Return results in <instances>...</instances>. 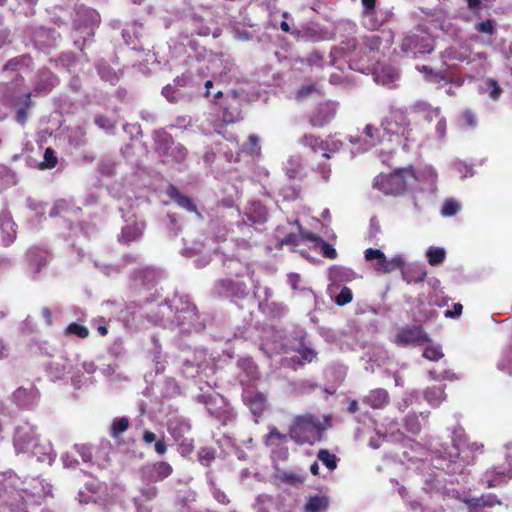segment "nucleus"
Here are the masks:
<instances>
[{
  "label": "nucleus",
  "mask_w": 512,
  "mask_h": 512,
  "mask_svg": "<svg viewBox=\"0 0 512 512\" xmlns=\"http://www.w3.org/2000/svg\"><path fill=\"white\" fill-rule=\"evenodd\" d=\"M331 426V418L324 416L323 421L312 413L298 415L289 428L290 438L297 444H310L320 441L322 433Z\"/></svg>",
  "instance_id": "f257e3e1"
},
{
  "label": "nucleus",
  "mask_w": 512,
  "mask_h": 512,
  "mask_svg": "<svg viewBox=\"0 0 512 512\" xmlns=\"http://www.w3.org/2000/svg\"><path fill=\"white\" fill-rule=\"evenodd\" d=\"M415 169L412 166L395 169L389 174H379L374 178L373 187L385 195H403L408 187L417 182Z\"/></svg>",
  "instance_id": "f03ea898"
},
{
  "label": "nucleus",
  "mask_w": 512,
  "mask_h": 512,
  "mask_svg": "<svg viewBox=\"0 0 512 512\" xmlns=\"http://www.w3.org/2000/svg\"><path fill=\"white\" fill-rule=\"evenodd\" d=\"M24 81V77L21 74H17L12 81V86L7 85L2 92L3 104L10 108H17L14 119L22 126L26 124L28 111L33 106L32 92H26L21 97L17 96Z\"/></svg>",
  "instance_id": "7ed1b4c3"
},
{
  "label": "nucleus",
  "mask_w": 512,
  "mask_h": 512,
  "mask_svg": "<svg viewBox=\"0 0 512 512\" xmlns=\"http://www.w3.org/2000/svg\"><path fill=\"white\" fill-rule=\"evenodd\" d=\"M382 127L389 134H401L405 139V149H408V142H416L424 136L423 134L418 137L414 135L408 113L402 109H391L389 115L382 121Z\"/></svg>",
  "instance_id": "20e7f679"
},
{
  "label": "nucleus",
  "mask_w": 512,
  "mask_h": 512,
  "mask_svg": "<svg viewBox=\"0 0 512 512\" xmlns=\"http://www.w3.org/2000/svg\"><path fill=\"white\" fill-rule=\"evenodd\" d=\"M429 335L420 325H414L412 327L402 329L395 338V343L401 346H407L410 344L422 345L430 342Z\"/></svg>",
  "instance_id": "39448f33"
},
{
  "label": "nucleus",
  "mask_w": 512,
  "mask_h": 512,
  "mask_svg": "<svg viewBox=\"0 0 512 512\" xmlns=\"http://www.w3.org/2000/svg\"><path fill=\"white\" fill-rule=\"evenodd\" d=\"M217 293L231 299H243L248 295V288L243 281L221 279L216 283Z\"/></svg>",
  "instance_id": "423d86ee"
},
{
  "label": "nucleus",
  "mask_w": 512,
  "mask_h": 512,
  "mask_svg": "<svg viewBox=\"0 0 512 512\" xmlns=\"http://www.w3.org/2000/svg\"><path fill=\"white\" fill-rule=\"evenodd\" d=\"M337 112V105L334 102L326 101L320 103L311 113L309 123L313 127H323L331 122Z\"/></svg>",
  "instance_id": "0eeeda50"
},
{
  "label": "nucleus",
  "mask_w": 512,
  "mask_h": 512,
  "mask_svg": "<svg viewBox=\"0 0 512 512\" xmlns=\"http://www.w3.org/2000/svg\"><path fill=\"white\" fill-rule=\"evenodd\" d=\"M14 403L21 409H32L39 401V391L35 385L19 387L12 395Z\"/></svg>",
  "instance_id": "6e6552de"
},
{
  "label": "nucleus",
  "mask_w": 512,
  "mask_h": 512,
  "mask_svg": "<svg viewBox=\"0 0 512 512\" xmlns=\"http://www.w3.org/2000/svg\"><path fill=\"white\" fill-rule=\"evenodd\" d=\"M38 441L36 428L30 425L19 426L14 436V445L19 451H27Z\"/></svg>",
  "instance_id": "1a4fd4ad"
},
{
  "label": "nucleus",
  "mask_w": 512,
  "mask_h": 512,
  "mask_svg": "<svg viewBox=\"0 0 512 512\" xmlns=\"http://www.w3.org/2000/svg\"><path fill=\"white\" fill-rule=\"evenodd\" d=\"M57 76L48 68L38 70L34 82L33 92L35 96L47 95L58 84Z\"/></svg>",
  "instance_id": "9d476101"
},
{
  "label": "nucleus",
  "mask_w": 512,
  "mask_h": 512,
  "mask_svg": "<svg viewBox=\"0 0 512 512\" xmlns=\"http://www.w3.org/2000/svg\"><path fill=\"white\" fill-rule=\"evenodd\" d=\"M410 113L415 120H423L428 125L441 114L440 107H433L429 102L419 100L410 106Z\"/></svg>",
  "instance_id": "9b49d317"
},
{
  "label": "nucleus",
  "mask_w": 512,
  "mask_h": 512,
  "mask_svg": "<svg viewBox=\"0 0 512 512\" xmlns=\"http://www.w3.org/2000/svg\"><path fill=\"white\" fill-rule=\"evenodd\" d=\"M243 397L245 404L249 407L253 415L257 417L263 415L267 407V398L262 392L248 391Z\"/></svg>",
  "instance_id": "f8f14e48"
},
{
  "label": "nucleus",
  "mask_w": 512,
  "mask_h": 512,
  "mask_svg": "<svg viewBox=\"0 0 512 512\" xmlns=\"http://www.w3.org/2000/svg\"><path fill=\"white\" fill-rule=\"evenodd\" d=\"M16 223L9 214L0 215V235L4 246L11 245L17 236Z\"/></svg>",
  "instance_id": "ddd939ff"
},
{
  "label": "nucleus",
  "mask_w": 512,
  "mask_h": 512,
  "mask_svg": "<svg viewBox=\"0 0 512 512\" xmlns=\"http://www.w3.org/2000/svg\"><path fill=\"white\" fill-rule=\"evenodd\" d=\"M145 228L146 224L143 221L126 225L121 229V233L118 235V240L124 244H130L137 241L142 237Z\"/></svg>",
  "instance_id": "4468645a"
},
{
  "label": "nucleus",
  "mask_w": 512,
  "mask_h": 512,
  "mask_svg": "<svg viewBox=\"0 0 512 512\" xmlns=\"http://www.w3.org/2000/svg\"><path fill=\"white\" fill-rule=\"evenodd\" d=\"M166 194L174 200L180 207L186 209L189 212H194L198 216L200 213L197 210V206L194 204L191 198L181 194L178 188L174 184H169L166 188Z\"/></svg>",
  "instance_id": "2eb2a0df"
},
{
  "label": "nucleus",
  "mask_w": 512,
  "mask_h": 512,
  "mask_svg": "<svg viewBox=\"0 0 512 512\" xmlns=\"http://www.w3.org/2000/svg\"><path fill=\"white\" fill-rule=\"evenodd\" d=\"M362 402L369 405L373 409H380L385 407L389 402V395L385 389L371 390L363 399Z\"/></svg>",
  "instance_id": "dca6fc26"
},
{
  "label": "nucleus",
  "mask_w": 512,
  "mask_h": 512,
  "mask_svg": "<svg viewBox=\"0 0 512 512\" xmlns=\"http://www.w3.org/2000/svg\"><path fill=\"white\" fill-rule=\"evenodd\" d=\"M173 472L172 466L164 461L156 462L149 468L147 479L150 482H159L170 476Z\"/></svg>",
  "instance_id": "f3484780"
},
{
  "label": "nucleus",
  "mask_w": 512,
  "mask_h": 512,
  "mask_svg": "<svg viewBox=\"0 0 512 512\" xmlns=\"http://www.w3.org/2000/svg\"><path fill=\"white\" fill-rule=\"evenodd\" d=\"M329 504L330 499L325 494L310 496L304 505L303 512H326Z\"/></svg>",
  "instance_id": "a211bd4d"
},
{
  "label": "nucleus",
  "mask_w": 512,
  "mask_h": 512,
  "mask_svg": "<svg viewBox=\"0 0 512 512\" xmlns=\"http://www.w3.org/2000/svg\"><path fill=\"white\" fill-rule=\"evenodd\" d=\"M299 143L304 147L310 149L313 153L320 151H327L329 143L323 140L320 136L308 133L304 134L300 139Z\"/></svg>",
  "instance_id": "6ab92c4d"
},
{
  "label": "nucleus",
  "mask_w": 512,
  "mask_h": 512,
  "mask_svg": "<svg viewBox=\"0 0 512 512\" xmlns=\"http://www.w3.org/2000/svg\"><path fill=\"white\" fill-rule=\"evenodd\" d=\"M33 58L30 54H23L8 60L3 66V71H19L24 68H32Z\"/></svg>",
  "instance_id": "aec40b11"
},
{
  "label": "nucleus",
  "mask_w": 512,
  "mask_h": 512,
  "mask_svg": "<svg viewBox=\"0 0 512 512\" xmlns=\"http://www.w3.org/2000/svg\"><path fill=\"white\" fill-rule=\"evenodd\" d=\"M424 398L431 406H439L446 399L445 385L428 387L424 392Z\"/></svg>",
  "instance_id": "412c9836"
},
{
  "label": "nucleus",
  "mask_w": 512,
  "mask_h": 512,
  "mask_svg": "<svg viewBox=\"0 0 512 512\" xmlns=\"http://www.w3.org/2000/svg\"><path fill=\"white\" fill-rule=\"evenodd\" d=\"M246 215L249 221L258 224H263L267 219L266 209L259 202L252 203L247 208Z\"/></svg>",
  "instance_id": "4be33fe9"
},
{
  "label": "nucleus",
  "mask_w": 512,
  "mask_h": 512,
  "mask_svg": "<svg viewBox=\"0 0 512 512\" xmlns=\"http://www.w3.org/2000/svg\"><path fill=\"white\" fill-rule=\"evenodd\" d=\"M427 271L420 266L409 267L403 271V279L408 284H417L425 280Z\"/></svg>",
  "instance_id": "5701e85b"
},
{
  "label": "nucleus",
  "mask_w": 512,
  "mask_h": 512,
  "mask_svg": "<svg viewBox=\"0 0 512 512\" xmlns=\"http://www.w3.org/2000/svg\"><path fill=\"white\" fill-rule=\"evenodd\" d=\"M157 150L160 151L163 155L169 156L173 154V148L176 145L173 137L168 133H161L158 135L157 140Z\"/></svg>",
  "instance_id": "b1692460"
},
{
  "label": "nucleus",
  "mask_w": 512,
  "mask_h": 512,
  "mask_svg": "<svg viewBox=\"0 0 512 512\" xmlns=\"http://www.w3.org/2000/svg\"><path fill=\"white\" fill-rule=\"evenodd\" d=\"M497 368L508 376H512V345L502 351Z\"/></svg>",
  "instance_id": "393cba45"
},
{
  "label": "nucleus",
  "mask_w": 512,
  "mask_h": 512,
  "mask_svg": "<svg viewBox=\"0 0 512 512\" xmlns=\"http://www.w3.org/2000/svg\"><path fill=\"white\" fill-rule=\"evenodd\" d=\"M474 30L478 33L492 38L496 34V22L492 19L481 20L474 24Z\"/></svg>",
  "instance_id": "a878e982"
},
{
  "label": "nucleus",
  "mask_w": 512,
  "mask_h": 512,
  "mask_svg": "<svg viewBox=\"0 0 512 512\" xmlns=\"http://www.w3.org/2000/svg\"><path fill=\"white\" fill-rule=\"evenodd\" d=\"M317 458L330 471H333L337 468L339 458L335 454L331 453L329 450L320 449L317 453Z\"/></svg>",
  "instance_id": "bb28decb"
},
{
  "label": "nucleus",
  "mask_w": 512,
  "mask_h": 512,
  "mask_svg": "<svg viewBox=\"0 0 512 512\" xmlns=\"http://www.w3.org/2000/svg\"><path fill=\"white\" fill-rule=\"evenodd\" d=\"M365 259L367 261L376 260L378 271H383L384 266L387 264V258L385 254L379 249L368 248L365 250Z\"/></svg>",
  "instance_id": "cd10ccee"
},
{
  "label": "nucleus",
  "mask_w": 512,
  "mask_h": 512,
  "mask_svg": "<svg viewBox=\"0 0 512 512\" xmlns=\"http://www.w3.org/2000/svg\"><path fill=\"white\" fill-rule=\"evenodd\" d=\"M130 422L127 417L115 418L111 424L110 435L112 438L117 439L120 435L129 428Z\"/></svg>",
  "instance_id": "c85d7f7f"
},
{
  "label": "nucleus",
  "mask_w": 512,
  "mask_h": 512,
  "mask_svg": "<svg viewBox=\"0 0 512 512\" xmlns=\"http://www.w3.org/2000/svg\"><path fill=\"white\" fill-rule=\"evenodd\" d=\"M362 45L369 52H377L382 45V38L376 34L366 35L362 38Z\"/></svg>",
  "instance_id": "c756f323"
},
{
  "label": "nucleus",
  "mask_w": 512,
  "mask_h": 512,
  "mask_svg": "<svg viewBox=\"0 0 512 512\" xmlns=\"http://www.w3.org/2000/svg\"><path fill=\"white\" fill-rule=\"evenodd\" d=\"M404 428L411 434H419L422 428L419 417L415 414L407 415L404 419Z\"/></svg>",
  "instance_id": "7c9ffc66"
},
{
  "label": "nucleus",
  "mask_w": 512,
  "mask_h": 512,
  "mask_svg": "<svg viewBox=\"0 0 512 512\" xmlns=\"http://www.w3.org/2000/svg\"><path fill=\"white\" fill-rule=\"evenodd\" d=\"M428 375L432 380H435V381H443V380L454 381L457 379L456 374L450 369H443L441 371L429 370Z\"/></svg>",
  "instance_id": "2f4dec72"
},
{
  "label": "nucleus",
  "mask_w": 512,
  "mask_h": 512,
  "mask_svg": "<svg viewBox=\"0 0 512 512\" xmlns=\"http://www.w3.org/2000/svg\"><path fill=\"white\" fill-rule=\"evenodd\" d=\"M446 253L443 248H430L427 252L428 263L436 266L445 260Z\"/></svg>",
  "instance_id": "473e14b6"
},
{
  "label": "nucleus",
  "mask_w": 512,
  "mask_h": 512,
  "mask_svg": "<svg viewBox=\"0 0 512 512\" xmlns=\"http://www.w3.org/2000/svg\"><path fill=\"white\" fill-rule=\"evenodd\" d=\"M306 476L304 474L296 473V472H283L281 475V480L284 483L290 484L292 486H298L305 482Z\"/></svg>",
  "instance_id": "72a5a7b5"
},
{
  "label": "nucleus",
  "mask_w": 512,
  "mask_h": 512,
  "mask_svg": "<svg viewBox=\"0 0 512 512\" xmlns=\"http://www.w3.org/2000/svg\"><path fill=\"white\" fill-rule=\"evenodd\" d=\"M423 357L430 361H438L444 357L439 345H428L423 351Z\"/></svg>",
  "instance_id": "f704fd0d"
},
{
  "label": "nucleus",
  "mask_w": 512,
  "mask_h": 512,
  "mask_svg": "<svg viewBox=\"0 0 512 512\" xmlns=\"http://www.w3.org/2000/svg\"><path fill=\"white\" fill-rule=\"evenodd\" d=\"M65 334H73L81 339H85L89 336V330L87 327L80 325L76 322L70 323L67 328L65 329Z\"/></svg>",
  "instance_id": "c9c22d12"
},
{
  "label": "nucleus",
  "mask_w": 512,
  "mask_h": 512,
  "mask_svg": "<svg viewBox=\"0 0 512 512\" xmlns=\"http://www.w3.org/2000/svg\"><path fill=\"white\" fill-rule=\"evenodd\" d=\"M315 247L320 249V253L322 254L323 257L331 260L337 258L338 254L336 249L331 244L326 242L323 238H321V240Z\"/></svg>",
  "instance_id": "e433bc0d"
},
{
  "label": "nucleus",
  "mask_w": 512,
  "mask_h": 512,
  "mask_svg": "<svg viewBox=\"0 0 512 512\" xmlns=\"http://www.w3.org/2000/svg\"><path fill=\"white\" fill-rule=\"evenodd\" d=\"M460 204L454 199H447L444 201L441 214L445 217H451L458 213Z\"/></svg>",
  "instance_id": "4c0bfd02"
},
{
  "label": "nucleus",
  "mask_w": 512,
  "mask_h": 512,
  "mask_svg": "<svg viewBox=\"0 0 512 512\" xmlns=\"http://www.w3.org/2000/svg\"><path fill=\"white\" fill-rule=\"evenodd\" d=\"M58 163V159L55 155V152L52 148L48 147L44 152V161L41 164V168L43 169H52L56 167Z\"/></svg>",
  "instance_id": "58836bf2"
},
{
  "label": "nucleus",
  "mask_w": 512,
  "mask_h": 512,
  "mask_svg": "<svg viewBox=\"0 0 512 512\" xmlns=\"http://www.w3.org/2000/svg\"><path fill=\"white\" fill-rule=\"evenodd\" d=\"M295 223L299 228L300 241L301 242H303V241L312 242V243H314V247H315L318 244V242L321 240L322 237H320L319 235H317L311 231L303 230V228L298 220Z\"/></svg>",
  "instance_id": "ea45409f"
},
{
  "label": "nucleus",
  "mask_w": 512,
  "mask_h": 512,
  "mask_svg": "<svg viewBox=\"0 0 512 512\" xmlns=\"http://www.w3.org/2000/svg\"><path fill=\"white\" fill-rule=\"evenodd\" d=\"M297 352L301 355V359L304 362H312L317 357V352L310 347L305 346L303 339L301 340V348L297 350Z\"/></svg>",
  "instance_id": "a19ab883"
},
{
  "label": "nucleus",
  "mask_w": 512,
  "mask_h": 512,
  "mask_svg": "<svg viewBox=\"0 0 512 512\" xmlns=\"http://www.w3.org/2000/svg\"><path fill=\"white\" fill-rule=\"evenodd\" d=\"M364 134L369 138L368 144L375 146L379 143V129L371 124H367L364 129Z\"/></svg>",
  "instance_id": "79ce46f5"
},
{
  "label": "nucleus",
  "mask_w": 512,
  "mask_h": 512,
  "mask_svg": "<svg viewBox=\"0 0 512 512\" xmlns=\"http://www.w3.org/2000/svg\"><path fill=\"white\" fill-rule=\"evenodd\" d=\"M353 294L350 288L344 286L340 293L336 296L335 301L339 306H344L352 301Z\"/></svg>",
  "instance_id": "37998d69"
},
{
  "label": "nucleus",
  "mask_w": 512,
  "mask_h": 512,
  "mask_svg": "<svg viewBox=\"0 0 512 512\" xmlns=\"http://www.w3.org/2000/svg\"><path fill=\"white\" fill-rule=\"evenodd\" d=\"M141 498L144 501H152L154 500L158 495V489L155 486L152 485H146L141 488L140 490Z\"/></svg>",
  "instance_id": "c03bdc74"
},
{
  "label": "nucleus",
  "mask_w": 512,
  "mask_h": 512,
  "mask_svg": "<svg viewBox=\"0 0 512 512\" xmlns=\"http://www.w3.org/2000/svg\"><path fill=\"white\" fill-rule=\"evenodd\" d=\"M173 154H170L168 157H171L174 161L180 163L185 160L187 156V149L181 145L180 143H176L173 148Z\"/></svg>",
  "instance_id": "a18cd8bd"
},
{
  "label": "nucleus",
  "mask_w": 512,
  "mask_h": 512,
  "mask_svg": "<svg viewBox=\"0 0 512 512\" xmlns=\"http://www.w3.org/2000/svg\"><path fill=\"white\" fill-rule=\"evenodd\" d=\"M404 261L400 256L394 257L391 260L387 259V264L383 268V273H390L396 269L402 268Z\"/></svg>",
  "instance_id": "49530a36"
},
{
  "label": "nucleus",
  "mask_w": 512,
  "mask_h": 512,
  "mask_svg": "<svg viewBox=\"0 0 512 512\" xmlns=\"http://www.w3.org/2000/svg\"><path fill=\"white\" fill-rule=\"evenodd\" d=\"M487 86L489 88V96L492 100L496 101L500 98L502 89L498 85V82L494 79L487 80Z\"/></svg>",
  "instance_id": "de8ad7c7"
},
{
  "label": "nucleus",
  "mask_w": 512,
  "mask_h": 512,
  "mask_svg": "<svg viewBox=\"0 0 512 512\" xmlns=\"http://www.w3.org/2000/svg\"><path fill=\"white\" fill-rule=\"evenodd\" d=\"M436 136L439 139H443L447 132V122L445 117L439 116L437 124L435 126Z\"/></svg>",
  "instance_id": "09e8293b"
},
{
  "label": "nucleus",
  "mask_w": 512,
  "mask_h": 512,
  "mask_svg": "<svg viewBox=\"0 0 512 512\" xmlns=\"http://www.w3.org/2000/svg\"><path fill=\"white\" fill-rule=\"evenodd\" d=\"M482 496L479 498H469L465 499L464 503L470 508L469 512H477L478 508L484 507V502H482Z\"/></svg>",
  "instance_id": "8fccbe9b"
},
{
  "label": "nucleus",
  "mask_w": 512,
  "mask_h": 512,
  "mask_svg": "<svg viewBox=\"0 0 512 512\" xmlns=\"http://www.w3.org/2000/svg\"><path fill=\"white\" fill-rule=\"evenodd\" d=\"M280 243L281 245L298 246L301 243L300 234L289 233L281 240Z\"/></svg>",
  "instance_id": "3c124183"
},
{
  "label": "nucleus",
  "mask_w": 512,
  "mask_h": 512,
  "mask_svg": "<svg viewBox=\"0 0 512 512\" xmlns=\"http://www.w3.org/2000/svg\"><path fill=\"white\" fill-rule=\"evenodd\" d=\"M314 91H316V87L315 85L313 84H309V85H303L301 86L298 91H297V98L298 99H302V98H305V97H308L309 95H311Z\"/></svg>",
  "instance_id": "603ef678"
},
{
  "label": "nucleus",
  "mask_w": 512,
  "mask_h": 512,
  "mask_svg": "<svg viewBox=\"0 0 512 512\" xmlns=\"http://www.w3.org/2000/svg\"><path fill=\"white\" fill-rule=\"evenodd\" d=\"M286 437L287 436L285 434H282L276 427H272L266 436V442L268 443L275 439L283 441L286 439Z\"/></svg>",
  "instance_id": "864d4df0"
},
{
  "label": "nucleus",
  "mask_w": 512,
  "mask_h": 512,
  "mask_svg": "<svg viewBox=\"0 0 512 512\" xmlns=\"http://www.w3.org/2000/svg\"><path fill=\"white\" fill-rule=\"evenodd\" d=\"M482 500L484 507H494L497 504H501L500 500H498L497 496L494 494L482 495Z\"/></svg>",
  "instance_id": "5fc2aeb1"
},
{
  "label": "nucleus",
  "mask_w": 512,
  "mask_h": 512,
  "mask_svg": "<svg viewBox=\"0 0 512 512\" xmlns=\"http://www.w3.org/2000/svg\"><path fill=\"white\" fill-rule=\"evenodd\" d=\"M463 306L460 303H455L452 310H447L445 316L448 318H456L461 315Z\"/></svg>",
  "instance_id": "6e6d98bb"
},
{
  "label": "nucleus",
  "mask_w": 512,
  "mask_h": 512,
  "mask_svg": "<svg viewBox=\"0 0 512 512\" xmlns=\"http://www.w3.org/2000/svg\"><path fill=\"white\" fill-rule=\"evenodd\" d=\"M463 119L465 120L466 124L469 125L470 127H475L477 124L476 117L474 113L470 110H466L463 113Z\"/></svg>",
  "instance_id": "4d7b16f0"
},
{
  "label": "nucleus",
  "mask_w": 512,
  "mask_h": 512,
  "mask_svg": "<svg viewBox=\"0 0 512 512\" xmlns=\"http://www.w3.org/2000/svg\"><path fill=\"white\" fill-rule=\"evenodd\" d=\"M155 451L159 455H164L167 451V445L164 441V439L156 440L155 441Z\"/></svg>",
  "instance_id": "13d9d810"
},
{
  "label": "nucleus",
  "mask_w": 512,
  "mask_h": 512,
  "mask_svg": "<svg viewBox=\"0 0 512 512\" xmlns=\"http://www.w3.org/2000/svg\"><path fill=\"white\" fill-rule=\"evenodd\" d=\"M143 441L146 444H150V443L156 441V434L153 433L152 431H149V430L144 431V433H143Z\"/></svg>",
  "instance_id": "bf43d9fd"
},
{
  "label": "nucleus",
  "mask_w": 512,
  "mask_h": 512,
  "mask_svg": "<svg viewBox=\"0 0 512 512\" xmlns=\"http://www.w3.org/2000/svg\"><path fill=\"white\" fill-rule=\"evenodd\" d=\"M366 12L370 13L375 9L376 0H361Z\"/></svg>",
  "instance_id": "052dcab7"
},
{
  "label": "nucleus",
  "mask_w": 512,
  "mask_h": 512,
  "mask_svg": "<svg viewBox=\"0 0 512 512\" xmlns=\"http://www.w3.org/2000/svg\"><path fill=\"white\" fill-rule=\"evenodd\" d=\"M10 31L8 29H4L0 31V49L8 43Z\"/></svg>",
  "instance_id": "680f3d73"
},
{
  "label": "nucleus",
  "mask_w": 512,
  "mask_h": 512,
  "mask_svg": "<svg viewBox=\"0 0 512 512\" xmlns=\"http://www.w3.org/2000/svg\"><path fill=\"white\" fill-rule=\"evenodd\" d=\"M466 2L469 10L475 11L480 9L482 0H466Z\"/></svg>",
  "instance_id": "e2e57ef3"
},
{
  "label": "nucleus",
  "mask_w": 512,
  "mask_h": 512,
  "mask_svg": "<svg viewBox=\"0 0 512 512\" xmlns=\"http://www.w3.org/2000/svg\"><path fill=\"white\" fill-rule=\"evenodd\" d=\"M41 314L43 316V318L45 319V322L48 324V325H51L52 324V312L49 308H43L42 311H41Z\"/></svg>",
  "instance_id": "0e129e2a"
},
{
  "label": "nucleus",
  "mask_w": 512,
  "mask_h": 512,
  "mask_svg": "<svg viewBox=\"0 0 512 512\" xmlns=\"http://www.w3.org/2000/svg\"><path fill=\"white\" fill-rule=\"evenodd\" d=\"M466 447L471 452L479 451V450H480V452H482L484 446H483V444L479 445L476 442H472V443H467Z\"/></svg>",
  "instance_id": "69168bd1"
},
{
  "label": "nucleus",
  "mask_w": 512,
  "mask_h": 512,
  "mask_svg": "<svg viewBox=\"0 0 512 512\" xmlns=\"http://www.w3.org/2000/svg\"><path fill=\"white\" fill-rule=\"evenodd\" d=\"M347 410L349 413H352V414L356 413L359 410L358 402L356 400H351L348 403Z\"/></svg>",
  "instance_id": "338daca9"
},
{
  "label": "nucleus",
  "mask_w": 512,
  "mask_h": 512,
  "mask_svg": "<svg viewBox=\"0 0 512 512\" xmlns=\"http://www.w3.org/2000/svg\"><path fill=\"white\" fill-rule=\"evenodd\" d=\"M8 356V347L5 342L0 339V359H3Z\"/></svg>",
  "instance_id": "774afa93"
}]
</instances>
